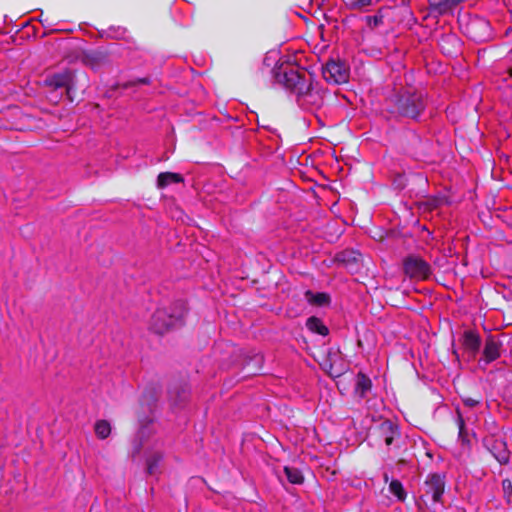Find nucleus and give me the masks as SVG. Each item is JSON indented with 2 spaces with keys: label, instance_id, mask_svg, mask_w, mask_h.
Instances as JSON below:
<instances>
[{
  "label": "nucleus",
  "instance_id": "obj_34",
  "mask_svg": "<svg viewBox=\"0 0 512 512\" xmlns=\"http://www.w3.org/2000/svg\"><path fill=\"white\" fill-rule=\"evenodd\" d=\"M509 75L512 77V67L509 69Z\"/></svg>",
  "mask_w": 512,
  "mask_h": 512
},
{
  "label": "nucleus",
  "instance_id": "obj_13",
  "mask_svg": "<svg viewBox=\"0 0 512 512\" xmlns=\"http://www.w3.org/2000/svg\"><path fill=\"white\" fill-rule=\"evenodd\" d=\"M481 345V338L479 334L473 330H466L463 334V346L464 348L475 355Z\"/></svg>",
  "mask_w": 512,
  "mask_h": 512
},
{
  "label": "nucleus",
  "instance_id": "obj_30",
  "mask_svg": "<svg viewBox=\"0 0 512 512\" xmlns=\"http://www.w3.org/2000/svg\"><path fill=\"white\" fill-rule=\"evenodd\" d=\"M250 360H252V361H255V362H256V364L258 365V369H260V368H261L262 363H263V357H262V355H260V354H255L253 357H251V359H250Z\"/></svg>",
  "mask_w": 512,
  "mask_h": 512
},
{
  "label": "nucleus",
  "instance_id": "obj_8",
  "mask_svg": "<svg viewBox=\"0 0 512 512\" xmlns=\"http://www.w3.org/2000/svg\"><path fill=\"white\" fill-rule=\"evenodd\" d=\"M503 343L499 336L497 335H488L485 338L484 348L482 352V357L479 360V365H488L497 359H499L503 353Z\"/></svg>",
  "mask_w": 512,
  "mask_h": 512
},
{
  "label": "nucleus",
  "instance_id": "obj_21",
  "mask_svg": "<svg viewBox=\"0 0 512 512\" xmlns=\"http://www.w3.org/2000/svg\"><path fill=\"white\" fill-rule=\"evenodd\" d=\"M284 473L288 481L292 484H302L304 481L302 472L298 468L285 466Z\"/></svg>",
  "mask_w": 512,
  "mask_h": 512
},
{
  "label": "nucleus",
  "instance_id": "obj_24",
  "mask_svg": "<svg viewBox=\"0 0 512 512\" xmlns=\"http://www.w3.org/2000/svg\"><path fill=\"white\" fill-rule=\"evenodd\" d=\"M105 33L110 39H124L127 34V30L121 26H110Z\"/></svg>",
  "mask_w": 512,
  "mask_h": 512
},
{
  "label": "nucleus",
  "instance_id": "obj_16",
  "mask_svg": "<svg viewBox=\"0 0 512 512\" xmlns=\"http://www.w3.org/2000/svg\"><path fill=\"white\" fill-rule=\"evenodd\" d=\"M182 175L173 172H162L157 177V187L163 189L172 183H182Z\"/></svg>",
  "mask_w": 512,
  "mask_h": 512
},
{
  "label": "nucleus",
  "instance_id": "obj_26",
  "mask_svg": "<svg viewBox=\"0 0 512 512\" xmlns=\"http://www.w3.org/2000/svg\"><path fill=\"white\" fill-rule=\"evenodd\" d=\"M150 78L149 77H143V78H137L135 81L126 82L122 85L123 88H129L131 86H134L136 84H142V85H148L150 84Z\"/></svg>",
  "mask_w": 512,
  "mask_h": 512
},
{
  "label": "nucleus",
  "instance_id": "obj_14",
  "mask_svg": "<svg viewBox=\"0 0 512 512\" xmlns=\"http://www.w3.org/2000/svg\"><path fill=\"white\" fill-rule=\"evenodd\" d=\"M372 388V381L371 379L366 376L364 373L359 372L356 375V384L354 393L361 399H364L367 395V393Z\"/></svg>",
  "mask_w": 512,
  "mask_h": 512
},
{
  "label": "nucleus",
  "instance_id": "obj_33",
  "mask_svg": "<svg viewBox=\"0 0 512 512\" xmlns=\"http://www.w3.org/2000/svg\"><path fill=\"white\" fill-rule=\"evenodd\" d=\"M337 259H338V260H342V261L344 260V259L342 258V254H341V255H339V256L337 257Z\"/></svg>",
  "mask_w": 512,
  "mask_h": 512
},
{
  "label": "nucleus",
  "instance_id": "obj_25",
  "mask_svg": "<svg viewBox=\"0 0 512 512\" xmlns=\"http://www.w3.org/2000/svg\"><path fill=\"white\" fill-rule=\"evenodd\" d=\"M456 423H457V426H458V429H459V438L463 439L464 440V435H465V421L463 419V416L462 414L457 411V420H456Z\"/></svg>",
  "mask_w": 512,
  "mask_h": 512
},
{
  "label": "nucleus",
  "instance_id": "obj_2",
  "mask_svg": "<svg viewBox=\"0 0 512 512\" xmlns=\"http://www.w3.org/2000/svg\"><path fill=\"white\" fill-rule=\"evenodd\" d=\"M186 312L187 307L183 300L159 307L151 317L150 329L157 334H164L173 328L180 327L184 323Z\"/></svg>",
  "mask_w": 512,
  "mask_h": 512
},
{
  "label": "nucleus",
  "instance_id": "obj_17",
  "mask_svg": "<svg viewBox=\"0 0 512 512\" xmlns=\"http://www.w3.org/2000/svg\"><path fill=\"white\" fill-rule=\"evenodd\" d=\"M305 298L309 304L318 307L326 306L330 303V296L324 292L313 293L311 290H307Z\"/></svg>",
  "mask_w": 512,
  "mask_h": 512
},
{
  "label": "nucleus",
  "instance_id": "obj_20",
  "mask_svg": "<svg viewBox=\"0 0 512 512\" xmlns=\"http://www.w3.org/2000/svg\"><path fill=\"white\" fill-rule=\"evenodd\" d=\"M95 434L99 439H106L111 433V425L106 420H98L94 425Z\"/></svg>",
  "mask_w": 512,
  "mask_h": 512
},
{
  "label": "nucleus",
  "instance_id": "obj_1",
  "mask_svg": "<svg viewBox=\"0 0 512 512\" xmlns=\"http://www.w3.org/2000/svg\"><path fill=\"white\" fill-rule=\"evenodd\" d=\"M388 112L395 117L418 120L427 103L424 95L413 88H401L388 99Z\"/></svg>",
  "mask_w": 512,
  "mask_h": 512
},
{
  "label": "nucleus",
  "instance_id": "obj_23",
  "mask_svg": "<svg viewBox=\"0 0 512 512\" xmlns=\"http://www.w3.org/2000/svg\"><path fill=\"white\" fill-rule=\"evenodd\" d=\"M163 455L161 453H155L147 459V472L150 475L156 473L158 465L161 462Z\"/></svg>",
  "mask_w": 512,
  "mask_h": 512
},
{
  "label": "nucleus",
  "instance_id": "obj_6",
  "mask_svg": "<svg viewBox=\"0 0 512 512\" xmlns=\"http://www.w3.org/2000/svg\"><path fill=\"white\" fill-rule=\"evenodd\" d=\"M422 498H430L433 503L441 502L445 490V476L431 473L424 481Z\"/></svg>",
  "mask_w": 512,
  "mask_h": 512
},
{
  "label": "nucleus",
  "instance_id": "obj_12",
  "mask_svg": "<svg viewBox=\"0 0 512 512\" xmlns=\"http://www.w3.org/2000/svg\"><path fill=\"white\" fill-rule=\"evenodd\" d=\"M73 79V75L70 71H63L48 76L45 79V85L53 89L69 88Z\"/></svg>",
  "mask_w": 512,
  "mask_h": 512
},
{
  "label": "nucleus",
  "instance_id": "obj_19",
  "mask_svg": "<svg viewBox=\"0 0 512 512\" xmlns=\"http://www.w3.org/2000/svg\"><path fill=\"white\" fill-rule=\"evenodd\" d=\"M306 327L316 334L321 336H327L329 334V329L324 323L317 317L312 316L309 317L306 321Z\"/></svg>",
  "mask_w": 512,
  "mask_h": 512
},
{
  "label": "nucleus",
  "instance_id": "obj_10",
  "mask_svg": "<svg viewBox=\"0 0 512 512\" xmlns=\"http://www.w3.org/2000/svg\"><path fill=\"white\" fill-rule=\"evenodd\" d=\"M463 0H438L429 2V14L435 18L453 16Z\"/></svg>",
  "mask_w": 512,
  "mask_h": 512
},
{
  "label": "nucleus",
  "instance_id": "obj_11",
  "mask_svg": "<svg viewBox=\"0 0 512 512\" xmlns=\"http://www.w3.org/2000/svg\"><path fill=\"white\" fill-rule=\"evenodd\" d=\"M376 432L387 446L393 444L395 438L400 436V430L396 423L391 420L382 421L376 428Z\"/></svg>",
  "mask_w": 512,
  "mask_h": 512
},
{
  "label": "nucleus",
  "instance_id": "obj_28",
  "mask_svg": "<svg viewBox=\"0 0 512 512\" xmlns=\"http://www.w3.org/2000/svg\"><path fill=\"white\" fill-rule=\"evenodd\" d=\"M463 403L465 406L467 407H470V408H474L476 407L477 405H479L480 401L477 400V399H473L471 397H467V398H464L463 399Z\"/></svg>",
  "mask_w": 512,
  "mask_h": 512
},
{
  "label": "nucleus",
  "instance_id": "obj_9",
  "mask_svg": "<svg viewBox=\"0 0 512 512\" xmlns=\"http://www.w3.org/2000/svg\"><path fill=\"white\" fill-rule=\"evenodd\" d=\"M484 445L501 465H505L509 462L510 452L503 439L488 436L484 438Z\"/></svg>",
  "mask_w": 512,
  "mask_h": 512
},
{
  "label": "nucleus",
  "instance_id": "obj_15",
  "mask_svg": "<svg viewBox=\"0 0 512 512\" xmlns=\"http://www.w3.org/2000/svg\"><path fill=\"white\" fill-rule=\"evenodd\" d=\"M389 10V7H381L374 15H367L363 18V20L365 21L368 28L375 29L384 23V18L386 17Z\"/></svg>",
  "mask_w": 512,
  "mask_h": 512
},
{
  "label": "nucleus",
  "instance_id": "obj_31",
  "mask_svg": "<svg viewBox=\"0 0 512 512\" xmlns=\"http://www.w3.org/2000/svg\"><path fill=\"white\" fill-rule=\"evenodd\" d=\"M182 394H183V395H182L183 399H185V398H186V396H187V392H186L185 390H183V391H182Z\"/></svg>",
  "mask_w": 512,
  "mask_h": 512
},
{
  "label": "nucleus",
  "instance_id": "obj_22",
  "mask_svg": "<svg viewBox=\"0 0 512 512\" xmlns=\"http://www.w3.org/2000/svg\"><path fill=\"white\" fill-rule=\"evenodd\" d=\"M389 491L399 500L404 501L406 499V492L403 488L402 483L399 480H392L389 484Z\"/></svg>",
  "mask_w": 512,
  "mask_h": 512
},
{
  "label": "nucleus",
  "instance_id": "obj_5",
  "mask_svg": "<svg viewBox=\"0 0 512 512\" xmlns=\"http://www.w3.org/2000/svg\"><path fill=\"white\" fill-rule=\"evenodd\" d=\"M322 75L328 83L342 84L349 79V68L343 61L331 59L323 67Z\"/></svg>",
  "mask_w": 512,
  "mask_h": 512
},
{
  "label": "nucleus",
  "instance_id": "obj_7",
  "mask_svg": "<svg viewBox=\"0 0 512 512\" xmlns=\"http://www.w3.org/2000/svg\"><path fill=\"white\" fill-rule=\"evenodd\" d=\"M466 34L475 42H485L491 38L490 23L482 17L471 18L465 26Z\"/></svg>",
  "mask_w": 512,
  "mask_h": 512
},
{
  "label": "nucleus",
  "instance_id": "obj_27",
  "mask_svg": "<svg viewBox=\"0 0 512 512\" xmlns=\"http://www.w3.org/2000/svg\"><path fill=\"white\" fill-rule=\"evenodd\" d=\"M502 488L505 497L509 500V498L512 496V482L509 479H504L502 481Z\"/></svg>",
  "mask_w": 512,
  "mask_h": 512
},
{
  "label": "nucleus",
  "instance_id": "obj_32",
  "mask_svg": "<svg viewBox=\"0 0 512 512\" xmlns=\"http://www.w3.org/2000/svg\"><path fill=\"white\" fill-rule=\"evenodd\" d=\"M384 480L387 482L388 481V475L387 474H384Z\"/></svg>",
  "mask_w": 512,
  "mask_h": 512
},
{
  "label": "nucleus",
  "instance_id": "obj_3",
  "mask_svg": "<svg viewBox=\"0 0 512 512\" xmlns=\"http://www.w3.org/2000/svg\"><path fill=\"white\" fill-rule=\"evenodd\" d=\"M271 73L275 83L283 86L298 96L310 94L312 89V78H307L305 72H299L289 65H281L274 68Z\"/></svg>",
  "mask_w": 512,
  "mask_h": 512
},
{
  "label": "nucleus",
  "instance_id": "obj_35",
  "mask_svg": "<svg viewBox=\"0 0 512 512\" xmlns=\"http://www.w3.org/2000/svg\"><path fill=\"white\" fill-rule=\"evenodd\" d=\"M451 37H447V40L450 39ZM453 39H455L454 37H452ZM443 41H446V38H443Z\"/></svg>",
  "mask_w": 512,
  "mask_h": 512
},
{
  "label": "nucleus",
  "instance_id": "obj_18",
  "mask_svg": "<svg viewBox=\"0 0 512 512\" xmlns=\"http://www.w3.org/2000/svg\"><path fill=\"white\" fill-rule=\"evenodd\" d=\"M346 9L364 13L373 5V0H341Z\"/></svg>",
  "mask_w": 512,
  "mask_h": 512
},
{
  "label": "nucleus",
  "instance_id": "obj_29",
  "mask_svg": "<svg viewBox=\"0 0 512 512\" xmlns=\"http://www.w3.org/2000/svg\"><path fill=\"white\" fill-rule=\"evenodd\" d=\"M440 203L441 200L439 198L429 199L427 202L430 209H436L437 207H439Z\"/></svg>",
  "mask_w": 512,
  "mask_h": 512
},
{
  "label": "nucleus",
  "instance_id": "obj_4",
  "mask_svg": "<svg viewBox=\"0 0 512 512\" xmlns=\"http://www.w3.org/2000/svg\"><path fill=\"white\" fill-rule=\"evenodd\" d=\"M406 276L414 280H426L432 273L431 265L416 255H409L403 260Z\"/></svg>",
  "mask_w": 512,
  "mask_h": 512
}]
</instances>
